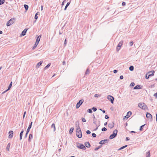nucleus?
Instances as JSON below:
<instances>
[{
  "label": "nucleus",
  "instance_id": "nucleus-1",
  "mask_svg": "<svg viewBox=\"0 0 157 157\" xmlns=\"http://www.w3.org/2000/svg\"><path fill=\"white\" fill-rule=\"evenodd\" d=\"M76 135L79 138H81L82 136V132L78 125V127L76 129Z\"/></svg>",
  "mask_w": 157,
  "mask_h": 157
},
{
  "label": "nucleus",
  "instance_id": "nucleus-2",
  "mask_svg": "<svg viewBox=\"0 0 157 157\" xmlns=\"http://www.w3.org/2000/svg\"><path fill=\"white\" fill-rule=\"evenodd\" d=\"M118 131L117 129H115L113 131L112 134H111L109 137V138L110 139H112L115 138L117 136V134Z\"/></svg>",
  "mask_w": 157,
  "mask_h": 157
},
{
  "label": "nucleus",
  "instance_id": "nucleus-3",
  "mask_svg": "<svg viewBox=\"0 0 157 157\" xmlns=\"http://www.w3.org/2000/svg\"><path fill=\"white\" fill-rule=\"evenodd\" d=\"M77 146L78 148L82 149L85 150L86 149V147L82 144L77 143Z\"/></svg>",
  "mask_w": 157,
  "mask_h": 157
},
{
  "label": "nucleus",
  "instance_id": "nucleus-4",
  "mask_svg": "<svg viewBox=\"0 0 157 157\" xmlns=\"http://www.w3.org/2000/svg\"><path fill=\"white\" fill-rule=\"evenodd\" d=\"M32 123H33V122L32 121L29 124V125L28 128L27 130L26 131V133L25 135L24 136L25 138H26L27 137L29 131H30V129H31V128L32 127Z\"/></svg>",
  "mask_w": 157,
  "mask_h": 157
},
{
  "label": "nucleus",
  "instance_id": "nucleus-5",
  "mask_svg": "<svg viewBox=\"0 0 157 157\" xmlns=\"http://www.w3.org/2000/svg\"><path fill=\"white\" fill-rule=\"evenodd\" d=\"M15 21V18H12L10 19L6 23V25L7 26H10L11 24H13L14 22Z\"/></svg>",
  "mask_w": 157,
  "mask_h": 157
},
{
  "label": "nucleus",
  "instance_id": "nucleus-6",
  "mask_svg": "<svg viewBox=\"0 0 157 157\" xmlns=\"http://www.w3.org/2000/svg\"><path fill=\"white\" fill-rule=\"evenodd\" d=\"M139 107L142 109H145L147 106L144 103H140L138 104Z\"/></svg>",
  "mask_w": 157,
  "mask_h": 157
},
{
  "label": "nucleus",
  "instance_id": "nucleus-7",
  "mask_svg": "<svg viewBox=\"0 0 157 157\" xmlns=\"http://www.w3.org/2000/svg\"><path fill=\"white\" fill-rule=\"evenodd\" d=\"M84 100L83 99H81L76 104V108H78L81 105L83 102Z\"/></svg>",
  "mask_w": 157,
  "mask_h": 157
},
{
  "label": "nucleus",
  "instance_id": "nucleus-8",
  "mask_svg": "<svg viewBox=\"0 0 157 157\" xmlns=\"http://www.w3.org/2000/svg\"><path fill=\"white\" fill-rule=\"evenodd\" d=\"M107 99L109 101H110L111 102L112 104H113L114 102V97L110 95H109L107 96Z\"/></svg>",
  "mask_w": 157,
  "mask_h": 157
},
{
  "label": "nucleus",
  "instance_id": "nucleus-9",
  "mask_svg": "<svg viewBox=\"0 0 157 157\" xmlns=\"http://www.w3.org/2000/svg\"><path fill=\"white\" fill-rule=\"evenodd\" d=\"M109 141V140L108 139H105L104 140H101L99 142V144L101 145L104 144L106 143H108Z\"/></svg>",
  "mask_w": 157,
  "mask_h": 157
},
{
  "label": "nucleus",
  "instance_id": "nucleus-10",
  "mask_svg": "<svg viewBox=\"0 0 157 157\" xmlns=\"http://www.w3.org/2000/svg\"><path fill=\"white\" fill-rule=\"evenodd\" d=\"M132 113L131 111H128L127 113V115L125 116L123 119L124 120L125 118L128 119L131 115Z\"/></svg>",
  "mask_w": 157,
  "mask_h": 157
},
{
  "label": "nucleus",
  "instance_id": "nucleus-11",
  "mask_svg": "<svg viewBox=\"0 0 157 157\" xmlns=\"http://www.w3.org/2000/svg\"><path fill=\"white\" fill-rule=\"evenodd\" d=\"M146 116L147 118H149L151 119V121H152V117L151 114L147 112Z\"/></svg>",
  "mask_w": 157,
  "mask_h": 157
},
{
  "label": "nucleus",
  "instance_id": "nucleus-12",
  "mask_svg": "<svg viewBox=\"0 0 157 157\" xmlns=\"http://www.w3.org/2000/svg\"><path fill=\"white\" fill-rule=\"evenodd\" d=\"M13 131L10 130L9 132V136L8 137L10 139H11L13 137Z\"/></svg>",
  "mask_w": 157,
  "mask_h": 157
},
{
  "label": "nucleus",
  "instance_id": "nucleus-13",
  "mask_svg": "<svg viewBox=\"0 0 157 157\" xmlns=\"http://www.w3.org/2000/svg\"><path fill=\"white\" fill-rule=\"evenodd\" d=\"M29 29V28H26L21 33V36H24L25 35L26 33V32L27 31V30Z\"/></svg>",
  "mask_w": 157,
  "mask_h": 157
},
{
  "label": "nucleus",
  "instance_id": "nucleus-14",
  "mask_svg": "<svg viewBox=\"0 0 157 157\" xmlns=\"http://www.w3.org/2000/svg\"><path fill=\"white\" fill-rule=\"evenodd\" d=\"M114 123L113 122H112L111 123H109L108 124V127L110 128H113L114 126Z\"/></svg>",
  "mask_w": 157,
  "mask_h": 157
},
{
  "label": "nucleus",
  "instance_id": "nucleus-15",
  "mask_svg": "<svg viewBox=\"0 0 157 157\" xmlns=\"http://www.w3.org/2000/svg\"><path fill=\"white\" fill-rule=\"evenodd\" d=\"M24 132L23 129H22L20 134V140H21L22 139L23 134Z\"/></svg>",
  "mask_w": 157,
  "mask_h": 157
},
{
  "label": "nucleus",
  "instance_id": "nucleus-16",
  "mask_svg": "<svg viewBox=\"0 0 157 157\" xmlns=\"http://www.w3.org/2000/svg\"><path fill=\"white\" fill-rule=\"evenodd\" d=\"M85 146L86 147H87L89 148L90 147V143L88 142H86L85 143Z\"/></svg>",
  "mask_w": 157,
  "mask_h": 157
},
{
  "label": "nucleus",
  "instance_id": "nucleus-17",
  "mask_svg": "<svg viewBox=\"0 0 157 157\" xmlns=\"http://www.w3.org/2000/svg\"><path fill=\"white\" fill-rule=\"evenodd\" d=\"M141 88H142L140 87V85H137L134 87L133 89L134 90H136V89H141Z\"/></svg>",
  "mask_w": 157,
  "mask_h": 157
},
{
  "label": "nucleus",
  "instance_id": "nucleus-18",
  "mask_svg": "<svg viewBox=\"0 0 157 157\" xmlns=\"http://www.w3.org/2000/svg\"><path fill=\"white\" fill-rule=\"evenodd\" d=\"M40 38H41V36L40 35V36H38V37H37V38H36V40L35 43L39 44V42L40 40Z\"/></svg>",
  "mask_w": 157,
  "mask_h": 157
},
{
  "label": "nucleus",
  "instance_id": "nucleus-19",
  "mask_svg": "<svg viewBox=\"0 0 157 157\" xmlns=\"http://www.w3.org/2000/svg\"><path fill=\"white\" fill-rule=\"evenodd\" d=\"M123 41H121L117 45V47H118L119 48H121V46H122L123 44Z\"/></svg>",
  "mask_w": 157,
  "mask_h": 157
},
{
  "label": "nucleus",
  "instance_id": "nucleus-20",
  "mask_svg": "<svg viewBox=\"0 0 157 157\" xmlns=\"http://www.w3.org/2000/svg\"><path fill=\"white\" fill-rule=\"evenodd\" d=\"M43 63V61H40L39 63H38L37 65H36V67L37 68H38L39 67V66L41 65Z\"/></svg>",
  "mask_w": 157,
  "mask_h": 157
},
{
  "label": "nucleus",
  "instance_id": "nucleus-21",
  "mask_svg": "<svg viewBox=\"0 0 157 157\" xmlns=\"http://www.w3.org/2000/svg\"><path fill=\"white\" fill-rule=\"evenodd\" d=\"M33 138V135L31 134H30L29 135V137L28 141L29 142H30L31 141V140Z\"/></svg>",
  "mask_w": 157,
  "mask_h": 157
},
{
  "label": "nucleus",
  "instance_id": "nucleus-22",
  "mask_svg": "<svg viewBox=\"0 0 157 157\" xmlns=\"http://www.w3.org/2000/svg\"><path fill=\"white\" fill-rule=\"evenodd\" d=\"M151 73V71H149L146 74L145 78L146 79H148L149 78L150 76H149V75H148L149 74Z\"/></svg>",
  "mask_w": 157,
  "mask_h": 157
},
{
  "label": "nucleus",
  "instance_id": "nucleus-23",
  "mask_svg": "<svg viewBox=\"0 0 157 157\" xmlns=\"http://www.w3.org/2000/svg\"><path fill=\"white\" fill-rule=\"evenodd\" d=\"M151 71V73L149 74L148 75H149L150 77L153 76L154 75V73H155L154 71Z\"/></svg>",
  "mask_w": 157,
  "mask_h": 157
},
{
  "label": "nucleus",
  "instance_id": "nucleus-24",
  "mask_svg": "<svg viewBox=\"0 0 157 157\" xmlns=\"http://www.w3.org/2000/svg\"><path fill=\"white\" fill-rule=\"evenodd\" d=\"M51 65V63H50L48 64V65L44 68V70H45L48 69L50 66Z\"/></svg>",
  "mask_w": 157,
  "mask_h": 157
},
{
  "label": "nucleus",
  "instance_id": "nucleus-25",
  "mask_svg": "<svg viewBox=\"0 0 157 157\" xmlns=\"http://www.w3.org/2000/svg\"><path fill=\"white\" fill-rule=\"evenodd\" d=\"M93 123L95 125H96L97 123H96V121H95V119H96L94 115H93Z\"/></svg>",
  "mask_w": 157,
  "mask_h": 157
},
{
  "label": "nucleus",
  "instance_id": "nucleus-26",
  "mask_svg": "<svg viewBox=\"0 0 157 157\" xmlns=\"http://www.w3.org/2000/svg\"><path fill=\"white\" fill-rule=\"evenodd\" d=\"M146 157H150V151H147L146 153Z\"/></svg>",
  "mask_w": 157,
  "mask_h": 157
},
{
  "label": "nucleus",
  "instance_id": "nucleus-27",
  "mask_svg": "<svg viewBox=\"0 0 157 157\" xmlns=\"http://www.w3.org/2000/svg\"><path fill=\"white\" fill-rule=\"evenodd\" d=\"M10 143H9L8 144L7 146V147H6V149L8 151H9V149H10Z\"/></svg>",
  "mask_w": 157,
  "mask_h": 157
},
{
  "label": "nucleus",
  "instance_id": "nucleus-28",
  "mask_svg": "<svg viewBox=\"0 0 157 157\" xmlns=\"http://www.w3.org/2000/svg\"><path fill=\"white\" fill-rule=\"evenodd\" d=\"M145 124H144L143 125L141 126L140 127L139 130L140 131H142L143 130L144 127L145 125Z\"/></svg>",
  "mask_w": 157,
  "mask_h": 157
},
{
  "label": "nucleus",
  "instance_id": "nucleus-29",
  "mask_svg": "<svg viewBox=\"0 0 157 157\" xmlns=\"http://www.w3.org/2000/svg\"><path fill=\"white\" fill-rule=\"evenodd\" d=\"M12 82H10V84H9V85L8 87V88L7 89V90H10V89L11 88L12 86Z\"/></svg>",
  "mask_w": 157,
  "mask_h": 157
},
{
  "label": "nucleus",
  "instance_id": "nucleus-30",
  "mask_svg": "<svg viewBox=\"0 0 157 157\" xmlns=\"http://www.w3.org/2000/svg\"><path fill=\"white\" fill-rule=\"evenodd\" d=\"M51 128H53L54 129V131H55L56 130V127H55V125L54 124H52L51 125Z\"/></svg>",
  "mask_w": 157,
  "mask_h": 157
},
{
  "label": "nucleus",
  "instance_id": "nucleus-31",
  "mask_svg": "<svg viewBox=\"0 0 157 157\" xmlns=\"http://www.w3.org/2000/svg\"><path fill=\"white\" fill-rule=\"evenodd\" d=\"M24 7L26 11H27L29 8V6L26 4H25L24 5Z\"/></svg>",
  "mask_w": 157,
  "mask_h": 157
},
{
  "label": "nucleus",
  "instance_id": "nucleus-32",
  "mask_svg": "<svg viewBox=\"0 0 157 157\" xmlns=\"http://www.w3.org/2000/svg\"><path fill=\"white\" fill-rule=\"evenodd\" d=\"M74 128L73 127H72L69 130V133L70 134H71L73 132L74 130Z\"/></svg>",
  "mask_w": 157,
  "mask_h": 157
},
{
  "label": "nucleus",
  "instance_id": "nucleus-33",
  "mask_svg": "<svg viewBox=\"0 0 157 157\" xmlns=\"http://www.w3.org/2000/svg\"><path fill=\"white\" fill-rule=\"evenodd\" d=\"M70 4V2H68L67 3V4L66 5L65 7L64 8V10H65L67 9V7Z\"/></svg>",
  "mask_w": 157,
  "mask_h": 157
},
{
  "label": "nucleus",
  "instance_id": "nucleus-34",
  "mask_svg": "<svg viewBox=\"0 0 157 157\" xmlns=\"http://www.w3.org/2000/svg\"><path fill=\"white\" fill-rule=\"evenodd\" d=\"M134 67L133 66H131L129 67V70L131 71H133L134 70Z\"/></svg>",
  "mask_w": 157,
  "mask_h": 157
},
{
  "label": "nucleus",
  "instance_id": "nucleus-35",
  "mask_svg": "<svg viewBox=\"0 0 157 157\" xmlns=\"http://www.w3.org/2000/svg\"><path fill=\"white\" fill-rule=\"evenodd\" d=\"M5 1V0H0V5L3 4Z\"/></svg>",
  "mask_w": 157,
  "mask_h": 157
},
{
  "label": "nucleus",
  "instance_id": "nucleus-36",
  "mask_svg": "<svg viewBox=\"0 0 157 157\" xmlns=\"http://www.w3.org/2000/svg\"><path fill=\"white\" fill-rule=\"evenodd\" d=\"M89 73H90L89 69L88 68H87L86 69V71L85 72V75L88 74Z\"/></svg>",
  "mask_w": 157,
  "mask_h": 157
},
{
  "label": "nucleus",
  "instance_id": "nucleus-37",
  "mask_svg": "<svg viewBox=\"0 0 157 157\" xmlns=\"http://www.w3.org/2000/svg\"><path fill=\"white\" fill-rule=\"evenodd\" d=\"M102 147V145H100L99 146H98V147H96L95 148L94 150L95 151H97L99 149V148H101Z\"/></svg>",
  "mask_w": 157,
  "mask_h": 157
},
{
  "label": "nucleus",
  "instance_id": "nucleus-38",
  "mask_svg": "<svg viewBox=\"0 0 157 157\" xmlns=\"http://www.w3.org/2000/svg\"><path fill=\"white\" fill-rule=\"evenodd\" d=\"M38 44L35 43L34 46H33V49H35L36 48V47L37 45H38Z\"/></svg>",
  "mask_w": 157,
  "mask_h": 157
},
{
  "label": "nucleus",
  "instance_id": "nucleus-39",
  "mask_svg": "<svg viewBox=\"0 0 157 157\" xmlns=\"http://www.w3.org/2000/svg\"><path fill=\"white\" fill-rule=\"evenodd\" d=\"M127 145H125V146H123L122 147H120L119 149V150H121V149H122L124 148H125V147H127Z\"/></svg>",
  "mask_w": 157,
  "mask_h": 157
},
{
  "label": "nucleus",
  "instance_id": "nucleus-40",
  "mask_svg": "<svg viewBox=\"0 0 157 157\" xmlns=\"http://www.w3.org/2000/svg\"><path fill=\"white\" fill-rule=\"evenodd\" d=\"M87 112L88 113H92L93 112L92 111V109H88L87 110Z\"/></svg>",
  "mask_w": 157,
  "mask_h": 157
},
{
  "label": "nucleus",
  "instance_id": "nucleus-41",
  "mask_svg": "<svg viewBox=\"0 0 157 157\" xmlns=\"http://www.w3.org/2000/svg\"><path fill=\"white\" fill-rule=\"evenodd\" d=\"M107 130V128L105 127H103L101 129V131L102 132H104L106 131Z\"/></svg>",
  "mask_w": 157,
  "mask_h": 157
},
{
  "label": "nucleus",
  "instance_id": "nucleus-42",
  "mask_svg": "<svg viewBox=\"0 0 157 157\" xmlns=\"http://www.w3.org/2000/svg\"><path fill=\"white\" fill-rule=\"evenodd\" d=\"M94 96L96 98H98L100 96V95H99L98 94H96L94 95Z\"/></svg>",
  "mask_w": 157,
  "mask_h": 157
},
{
  "label": "nucleus",
  "instance_id": "nucleus-43",
  "mask_svg": "<svg viewBox=\"0 0 157 157\" xmlns=\"http://www.w3.org/2000/svg\"><path fill=\"white\" fill-rule=\"evenodd\" d=\"M92 109L93 110L94 112L96 111L97 109L96 107H93L92 108Z\"/></svg>",
  "mask_w": 157,
  "mask_h": 157
},
{
  "label": "nucleus",
  "instance_id": "nucleus-44",
  "mask_svg": "<svg viewBox=\"0 0 157 157\" xmlns=\"http://www.w3.org/2000/svg\"><path fill=\"white\" fill-rule=\"evenodd\" d=\"M92 135L93 137L95 138L96 136V135L94 133H92Z\"/></svg>",
  "mask_w": 157,
  "mask_h": 157
},
{
  "label": "nucleus",
  "instance_id": "nucleus-45",
  "mask_svg": "<svg viewBox=\"0 0 157 157\" xmlns=\"http://www.w3.org/2000/svg\"><path fill=\"white\" fill-rule=\"evenodd\" d=\"M96 125V128L94 129V131H96L98 129V127L100 125V124H99L98 126L97 124H96V125Z\"/></svg>",
  "mask_w": 157,
  "mask_h": 157
},
{
  "label": "nucleus",
  "instance_id": "nucleus-46",
  "mask_svg": "<svg viewBox=\"0 0 157 157\" xmlns=\"http://www.w3.org/2000/svg\"><path fill=\"white\" fill-rule=\"evenodd\" d=\"M134 85H135V83L133 82H131L130 85V86H132V87L134 86Z\"/></svg>",
  "mask_w": 157,
  "mask_h": 157
},
{
  "label": "nucleus",
  "instance_id": "nucleus-47",
  "mask_svg": "<svg viewBox=\"0 0 157 157\" xmlns=\"http://www.w3.org/2000/svg\"><path fill=\"white\" fill-rule=\"evenodd\" d=\"M82 121L83 122H86V120L84 118H82Z\"/></svg>",
  "mask_w": 157,
  "mask_h": 157
},
{
  "label": "nucleus",
  "instance_id": "nucleus-48",
  "mask_svg": "<svg viewBox=\"0 0 157 157\" xmlns=\"http://www.w3.org/2000/svg\"><path fill=\"white\" fill-rule=\"evenodd\" d=\"M133 44V41H131L129 43V45L130 46H132Z\"/></svg>",
  "mask_w": 157,
  "mask_h": 157
},
{
  "label": "nucleus",
  "instance_id": "nucleus-49",
  "mask_svg": "<svg viewBox=\"0 0 157 157\" xmlns=\"http://www.w3.org/2000/svg\"><path fill=\"white\" fill-rule=\"evenodd\" d=\"M86 133L87 134H89L91 133V132L90 130H88L86 131Z\"/></svg>",
  "mask_w": 157,
  "mask_h": 157
},
{
  "label": "nucleus",
  "instance_id": "nucleus-50",
  "mask_svg": "<svg viewBox=\"0 0 157 157\" xmlns=\"http://www.w3.org/2000/svg\"><path fill=\"white\" fill-rule=\"evenodd\" d=\"M126 5V3L125 2H122V5L123 6H124L125 5Z\"/></svg>",
  "mask_w": 157,
  "mask_h": 157
},
{
  "label": "nucleus",
  "instance_id": "nucleus-51",
  "mask_svg": "<svg viewBox=\"0 0 157 157\" xmlns=\"http://www.w3.org/2000/svg\"><path fill=\"white\" fill-rule=\"evenodd\" d=\"M118 71V70H114L113 71V72L114 73L116 74V73Z\"/></svg>",
  "mask_w": 157,
  "mask_h": 157
},
{
  "label": "nucleus",
  "instance_id": "nucleus-52",
  "mask_svg": "<svg viewBox=\"0 0 157 157\" xmlns=\"http://www.w3.org/2000/svg\"><path fill=\"white\" fill-rule=\"evenodd\" d=\"M121 48L118 47L117 46L116 48V50L118 52V51Z\"/></svg>",
  "mask_w": 157,
  "mask_h": 157
},
{
  "label": "nucleus",
  "instance_id": "nucleus-53",
  "mask_svg": "<svg viewBox=\"0 0 157 157\" xmlns=\"http://www.w3.org/2000/svg\"><path fill=\"white\" fill-rule=\"evenodd\" d=\"M109 118V117L108 115H105V119H108Z\"/></svg>",
  "mask_w": 157,
  "mask_h": 157
},
{
  "label": "nucleus",
  "instance_id": "nucleus-54",
  "mask_svg": "<svg viewBox=\"0 0 157 157\" xmlns=\"http://www.w3.org/2000/svg\"><path fill=\"white\" fill-rule=\"evenodd\" d=\"M67 44V40L66 39L65 40H64V45H66V44Z\"/></svg>",
  "mask_w": 157,
  "mask_h": 157
},
{
  "label": "nucleus",
  "instance_id": "nucleus-55",
  "mask_svg": "<svg viewBox=\"0 0 157 157\" xmlns=\"http://www.w3.org/2000/svg\"><path fill=\"white\" fill-rule=\"evenodd\" d=\"M154 96H155L156 98H157V92L156 93L154 94Z\"/></svg>",
  "mask_w": 157,
  "mask_h": 157
},
{
  "label": "nucleus",
  "instance_id": "nucleus-56",
  "mask_svg": "<svg viewBox=\"0 0 157 157\" xmlns=\"http://www.w3.org/2000/svg\"><path fill=\"white\" fill-rule=\"evenodd\" d=\"M120 78L121 79H123L124 78L123 76V75H121L120 77Z\"/></svg>",
  "mask_w": 157,
  "mask_h": 157
},
{
  "label": "nucleus",
  "instance_id": "nucleus-57",
  "mask_svg": "<svg viewBox=\"0 0 157 157\" xmlns=\"http://www.w3.org/2000/svg\"><path fill=\"white\" fill-rule=\"evenodd\" d=\"M129 140H130L129 138L127 137L126 138L125 140H126V141H127Z\"/></svg>",
  "mask_w": 157,
  "mask_h": 157
},
{
  "label": "nucleus",
  "instance_id": "nucleus-58",
  "mask_svg": "<svg viewBox=\"0 0 157 157\" xmlns=\"http://www.w3.org/2000/svg\"><path fill=\"white\" fill-rule=\"evenodd\" d=\"M26 113V112L25 111L24 112V114H23V118H24L25 117V115Z\"/></svg>",
  "mask_w": 157,
  "mask_h": 157
},
{
  "label": "nucleus",
  "instance_id": "nucleus-59",
  "mask_svg": "<svg viewBox=\"0 0 157 157\" xmlns=\"http://www.w3.org/2000/svg\"><path fill=\"white\" fill-rule=\"evenodd\" d=\"M65 1H66V0H64V1L63 2H62V4H61V5H62V6H63L64 5V3L65 2Z\"/></svg>",
  "mask_w": 157,
  "mask_h": 157
},
{
  "label": "nucleus",
  "instance_id": "nucleus-60",
  "mask_svg": "<svg viewBox=\"0 0 157 157\" xmlns=\"http://www.w3.org/2000/svg\"><path fill=\"white\" fill-rule=\"evenodd\" d=\"M34 18L36 20L37 19V18H38V16H37L36 15H35V17H34Z\"/></svg>",
  "mask_w": 157,
  "mask_h": 157
},
{
  "label": "nucleus",
  "instance_id": "nucleus-61",
  "mask_svg": "<svg viewBox=\"0 0 157 157\" xmlns=\"http://www.w3.org/2000/svg\"><path fill=\"white\" fill-rule=\"evenodd\" d=\"M62 64L63 65H65L66 64V62L65 61H63L62 62Z\"/></svg>",
  "mask_w": 157,
  "mask_h": 157
},
{
  "label": "nucleus",
  "instance_id": "nucleus-62",
  "mask_svg": "<svg viewBox=\"0 0 157 157\" xmlns=\"http://www.w3.org/2000/svg\"><path fill=\"white\" fill-rule=\"evenodd\" d=\"M8 90H7V89L5 91H4V92H3L2 94H4V93H6V91H8Z\"/></svg>",
  "mask_w": 157,
  "mask_h": 157
},
{
  "label": "nucleus",
  "instance_id": "nucleus-63",
  "mask_svg": "<svg viewBox=\"0 0 157 157\" xmlns=\"http://www.w3.org/2000/svg\"><path fill=\"white\" fill-rule=\"evenodd\" d=\"M107 122H105V123H104V126H106L107 125Z\"/></svg>",
  "mask_w": 157,
  "mask_h": 157
},
{
  "label": "nucleus",
  "instance_id": "nucleus-64",
  "mask_svg": "<svg viewBox=\"0 0 157 157\" xmlns=\"http://www.w3.org/2000/svg\"><path fill=\"white\" fill-rule=\"evenodd\" d=\"M156 120L157 123V113L156 114Z\"/></svg>",
  "mask_w": 157,
  "mask_h": 157
}]
</instances>
